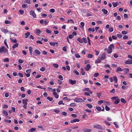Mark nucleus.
<instances>
[{"label": "nucleus", "instance_id": "nucleus-6", "mask_svg": "<svg viewBox=\"0 0 132 132\" xmlns=\"http://www.w3.org/2000/svg\"><path fill=\"white\" fill-rule=\"evenodd\" d=\"M94 128L100 129H103V127L101 125L99 124H97L94 125L93 126Z\"/></svg>", "mask_w": 132, "mask_h": 132}, {"label": "nucleus", "instance_id": "nucleus-17", "mask_svg": "<svg viewBox=\"0 0 132 132\" xmlns=\"http://www.w3.org/2000/svg\"><path fill=\"white\" fill-rule=\"evenodd\" d=\"M80 121V120L78 119H73L71 121V123H73V122H79Z\"/></svg>", "mask_w": 132, "mask_h": 132}, {"label": "nucleus", "instance_id": "nucleus-28", "mask_svg": "<svg viewBox=\"0 0 132 132\" xmlns=\"http://www.w3.org/2000/svg\"><path fill=\"white\" fill-rule=\"evenodd\" d=\"M118 2H113L112 3V4L113 5V6L114 7H115L117 6L118 5Z\"/></svg>", "mask_w": 132, "mask_h": 132}, {"label": "nucleus", "instance_id": "nucleus-4", "mask_svg": "<svg viewBox=\"0 0 132 132\" xmlns=\"http://www.w3.org/2000/svg\"><path fill=\"white\" fill-rule=\"evenodd\" d=\"M40 54V51L36 49L33 51L32 55L34 56H36L37 55H39Z\"/></svg>", "mask_w": 132, "mask_h": 132}, {"label": "nucleus", "instance_id": "nucleus-57", "mask_svg": "<svg viewBox=\"0 0 132 132\" xmlns=\"http://www.w3.org/2000/svg\"><path fill=\"white\" fill-rule=\"evenodd\" d=\"M23 60L21 59H19L18 60V62L19 63H22L23 62Z\"/></svg>", "mask_w": 132, "mask_h": 132}, {"label": "nucleus", "instance_id": "nucleus-39", "mask_svg": "<svg viewBox=\"0 0 132 132\" xmlns=\"http://www.w3.org/2000/svg\"><path fill=\"white\" fill-rule=\"evenodd\" d=\"M3 113L5 116H7L8 115V113L5 110H3Z\"/></svg>", "mask_w": 132, "mask_h": 132}, {"label": "nucleus", "instance_id": "nucleus-44", "mask_svg": "<svg viewBox=\"0 0 132 132\" xmlns=\"http://www.w3.org/2000/svg\"><path fill=\"white\" fill-rule=\"evenodd\" d=\"M49 11L52 13H54L55 12V11L54 9H51Z\"/></svg>", "mask_w": 132, "mask_h": 132}, {"label": "nucleus", "instance_id": "nucleus-15", "mask_svg": "<svg viewBox=\"0 0 132 132\" xmlns=\"http://www.w3.org/2000/svg\"><path fill=\"white\" fill-rule=\"evenodd\" d=\"M35 32L37 34H39L42 33V32L39 29H36L35 30Z\"/></svg>", "mask_w": 132, "mask_h": 132}, {"label": "nucleus", "instance_id": "nucleus-27", "mask_svg": "<svg viewBox=\"0 0 132 132\" xmlns=\"http://www.w3.org/2000/svg\"><path fill=\"white\" fill-rule=\"evenodd\" d=\"M86 106H87L89 108L91 109L93 108V106L92 104H86Z\"/></svg>", "mask_w": 132, "mask_h": 132}, {"label": "nucleus", "instance_id": "nucleus-9", "mask_svg": "<svg viewBox=\"0 0 132 132\" xmlns=\"http://www.w3.org/2000/svg\"><path fill=\"white\" fill-rule=\"evenodd\" d=\"M101 60H104L106 58V54L105 53H103L101 57H99Z\"/></svg>", "mask_w": 132, "mask_h": 132}, {"label": "nucleus", "instance_id": "nucleus-50", "mask_svg": "<svg viewBox=\"0 0 132 132\" xmlns=\"http://www.w3.org/2000/svg\"><path fill=\"white\" fill-rule=\"evenodd\" d=\"M70 106H75L76 105V104L74 103H73L70 104Z\"/></svg>", "mask_w": 132, "mask_h": 132}, {"label": "nucleus", "instance_id": "nucleus-26", "mask_svg": "<svg viewBox=\"0 0 132 132\" xmlns=\"http://www.w3.org/2000/svg\"><path fill=\"white\" fill-rule=\"evenodd\" d=\"M28 100L27 99H23V103L24 105L27 104V102Z\"/></svg>", "mask_w": 132, "mask_h": 132}, {"label": "nucleus", "instance_id": "nucleus-33", "mask_svg": "<svg viewBox=\"0 0 132 132\" xmlns=\"http://www.w3.org/2000/svg\"><path fill=\"white\" fill-rule=\"evenodd\" d=\"M104 100H100L98 101V104L101 105L102 103H104Z\"/></svg>", "mask_w": 132, "mask_h": 132}, {"label": "nucleus", "instance_id": "nucleus-12", "mask_svg": "<svg viewBox=\"0 0 132 132\" xmlns=\"http://www.w3.org/2000/svg\"><path fill=\"white\" fill-rule=\"evenodd\" d=\"M30 34L29 32H28L27 33H25L24 35L25 38H28Z\"/></svg>", "mask_w": 132, "mask_h": 132}, {"label": "nucleus", "instance_id": "nucleus-48", "mask_svg": "<svg viewBox=\"0 0 132 132\" xmlns=\"http://www.w3.org/2000/svg\"><path fill=\"white\" fill-rule=\"evenodd\" d=\"M58 78L60 79L61 80H63V77L62 75H59L58 76Z\"/></svg>", "mask_w": 132, "mask_h": 132}, {"label": "nucleus", "instance_id": "nucleus-29", "mask_svg": "<svg viewBox=\"0 0 132 132\" xmlns=\"http://www.w3.org/2000/svg\"><path fill=\"white\" fill-rule=\"evenodd\" d=\"M10 40L13 43H16L17 40L16 39H14L13 38H10Z\"/></svg>", "mask_w": 132, "mask_h": 132}, {"label": "nucleus", "instance_id": "nucleus-36", "mask_svg": "<svg viewBox=\"0 0 132 132\" xmlns=\"http://www.w3.org/2000/svg\"><path fill=\"white\" fill-rule=\"evenodd\" d=\"M5 22L6 24H10L11 23L10 21L9 20H5Z\"/></svg>", "mask_w": 132, "mask_h": 132}, {"label": "nucleus", "instance_id": "nucleus-21", "mask_svg": "<svg viewBox=\"0 0 132 132\" xmlns=\"http://www.w3.org/2000/svg\"><path fill=\"white\" fill-rule=\"evenodd\" d=\"M53 94L56 98H58L59 95L57 94V93L56 92H53Z\"/></svg>", "mask_w": 132, "mask_h": 132}, {"label": "nucleus", "instance_id": "nucleus-14", "mask_svg": "<svg viewBox=\"0 0 132 132\" xmlns=\"http://www.w3.org/2000/svg\"><path fill=\"white\" fill-rule=\"evenodd\" d=\"M69 82L72 85H73L75 84L76 81V80H73L71 79H69Z\"/></svg>", "mask_w": 132, "mask_h": 132}, {"label": "nucleus", "instance_id": "nucleus-38", "mask_svg": "<svg viewBox=\"0 0 132 132\" xmlns=\"http://www.w3.org/2000/svg\"><path fill=\"white\" fill-rule=\"evenodd\" d=\"M96 109H97V110L98 111H100L101 109V108L99 106H96Z\"/></svg>", "mask_w": 132, "mask_h": 132}, {"label": "nucleus", "instance_id": "nucleus-16", "mask_svg": "<svg viewBox=\"0 0 132 132\" xmlns=\"http://www.w3.org/2000/svg\"><path fill=\"white\" fill-rule=\"evenodd\" d=\"M29 50L30 54V55L32 56V47L30 46L29 47Z\"/></svg>", "mask_w": 132, "mask_h": 132}, {"label": "nucleus", "instance_id": "nucleus-32", "mask_svg": "<svg viewBox=\"0 0 132 132\" xmlns=\"http://www.w3.org/2000/svg\"><path fill=\"white\" fill-rule=\"evenodd\" d=\"M120 101V100L118 99L114 102V103L115 104H117L119 103Z\"/></svg>", "mask_w": 132, "mask_h": 132}, {"label": "nucleus", "instance_id": "nucleus-62", "mask_svg": "<svg viewBox=\"0 0 132 132\" xmlns=\"http://www.w3.org/2000/svg\"><path fill=\"white\" fill-rule=\"evenodd\" d=\"M98 75H99V74L98 73H95L94 74V75H93V76L94 77H97L98 76Z\"/></svg>", "mask_w": 132, "mask_h": 132}, {"label": "nucleus", "instance_id": "nucleus-35", "mask_svg": "<svg viewBox=\"0 0 132 132\" xmlns=\"http://www.w3.org/2000/svg\"><path fill=\"white\" fill-rule=\"evenodd\" d=\"M22 8H27L28 5L27 4H23L22 5Z\"/></svg>", "mask_w": 132, "mask_h": 132}, {"label": "nucleus", "instance_id": "nucleus-64", "mask_svg": "<svg viewBox=\"0 0 132 132\" xmlns=\"http://www.w3.org/2000/svg\"><path fill=\"white\" fill-rule=\"evenodd\" d=\"M31 71V70L30 69L27 70L26 72L27 73H29Z\"/></svg>", "mask_w": 132, "mask_h": 132}, {"label": "nucleus", "instance_id": "nucleus-10", "mask_svg": "<svg viewBox=\"0 0 132 132\" xmlns=\"http://www.w3.org/2000/svg\"><path fill=\"white\" fill-rule=\"evenodd\" d=\"M91 68V66L89 64H87L86 67L84 68L85 69L86 71H88Z\"/></svg>", "mask_w": 132, "mask_h": 132}, {"label": "nucleus", "instance_id": "nucleus-1", "mask_svg": "<svg viewBox=\"0 0 132 132\" xmlns=\"http://www.w3.org/2000/svg\"><path fill=\"white\" fill-rule=\"evenodd\" d=\"M114 48V46L113 44H111L108 47L107 50L108 53L109 54H111L112 52V50Z\"/></svg>", "mask_w": 132, "mask_h": 132}, {"label": "nucleus", "instance_id": "nucleus-60", "mask_svg": "<svg viewBox=\"0 0 132 132\" xmlns=\"http://www.w3.org/2000/svg\"><path fill=\"white\" fill-rule=\"evenodd\" d=\"M105 109L107 111H109L110 110V108L107 106H105Z\"/></svg>", "mask_w": 132, "mask_h": 132}, {"label": "nucleus", "instance_id": "nucleus-59", "mask_svg": "<svg viewBox=\"0 0 132 132\" xmlns=\"http://www.w3.org/2000/svg\"><path fill=\"white\" fill-rule=\"evenodd\" d=\"M19 11L21 15H22L24 13V11L22 10H20Z\"/></svg>", "mask_w": 132, "mask_h": 132}, {"label": "nucleus", "instance_id": "nucleus-19", "mask_svg": "<svg viewBox=\"0 0 132 132\" xmlns=\"http://www.w3.org/2000/svg\"><path fill=\"white\" fill-rule=\"evenodd\" d=\"M19 45V44L18 43H16L15 44H14V45L12 47V48L14 50L16 47H18Z\"/></svg>", "mask_w": 132, "mask_h": 132}, {"label": "nucleus", "instance_id": "nucleus-31", "mask_svg": "<svg viewBox=\"0 0 132 132\" xmlns=\"http://www.w3.org/2000/svg\"><path fill=\"white\" fill-rule=\"evenodd\" d=\"M36 130V129L35 128H32L30 129L29 131V132H33V131H35Z\"/></svg>", "mask_w": 132, "mask_h": 132}, {"label": "nucleus", "instance_id": "nucleus-52", "mask_svg": "<svg viewBox=\"0 0 132 132\" xmlns=\"http://www.w3.org/2000/svg\"><path fill=\"white\" fill-rule=\"evenodd\" d=\"M69 38L72 39L74 37V35L72 34H70L69 35Z\"/></svg>", "mask_w": 132, "mask_h": 132}, {"label": "nucleus", "instance_id": "nucleus-7", "mask_svg": "<svg viewBox=\"0 0 132 132\" xmlns=\"http://www.w3.org/2000/svg\"><path fill=\"white\" fill-rule=\"evenodd\" d=\"M30 14L34 18H36V15L35 13V12L33 10H31L30 11Z\"/></svg>", "mask_w": 132, "mask_h": 132}, {"label": "nucleus", "instance_id": "nucleus-5", "mask_svg": "<svg viewBox=\"0 0 132 132\" xmlns=\"http://www.w3.org/2000/svg\"><path fill=\"white\" fill-rule=\"evenodd\" d=\"M7 51V50L4 46H2L0 48V53L3 52L4 53H6Z\"/></svg>", "mask_w": 132, "mask_h": 132}, {"label": "nucleus", "instance_id": "nucleus-20", "mask_svg": "<svg viewBox=\"0 0 132 132\" xmlns=\"http://www.w3.org/2000/svg\"><path fill=\"white\" fill-rule=\"evenodd\" d=\"M125 63L126 64H132V60L131 61L129 60H127L125 62Z\"/></svg>", "mask_w": 132, "mask_h": 132}, {"label": "nucleus", "instance_id": "nucleus-2", "mask_svg": "<svg viewBox=\"0 0 132 132\" xmlns=\"http://www.w3.org/2000/svg\"><path fill=\"white\" fill-rule=\"evenodd\" d=\"M109 80L110 82H112L114 81L115 83H117L118 82L116 76H114L113 77L110 78H109Z\"/></svg>", "mask_w": 132, "mask_h": 132}, {"label": "nucleus", "instance_id": "nucleus-61", "mask_svg": "<svg viewBox=\"0 0 132 132\" xmlns=\"http://www.w3.org/2000/svg\"><path fill=\"white\" fill-rule=\"evenodd\" d=\"M104 122L108 126H110V125L111 124L109 122H107L105 121H104Z\"/></svg>", "mask_w": 132, "mask_h": 132}, {"label": "nucleus", "instance_id": "nucleus-30", "mask_svg": "<svg viewBox=\"0 0 132 132\" xmlns=\"http://www.w3.org/2000/svg\"><path fill=\"white\" fill-rule=\"evenodd\" d=\"M80 70L82 75H84L85 74V73L84 70L82 68H81Z\"/></svg>", "mask_w": 132, "mask_h": 132}, {"label": "nucleus", "instance_id": "nucleus-11", "mask_svg": "<svg viewBox=\"0 0 132 132\" xmlns=\"http://www.w3.org/2000/svg\"><path fill=\"white\" fill-rule=\"evenodd\" d=\"M82 130L84 132H90L92 130V129H87L85 128H84Z\"/></svg>", "mask_w": 132, "mask_h": 132}, {"label": "nucleus", "instance_id": "nucleus-63", "mask_svg": "<svg viewBox=\"0 0 132 132\" xmlns=\"http://www.w3.org/2000/svg\"><path fill=\"white\" fill-rule=\"evenodd\" d=\"M115 92V89L114 88L111 91H110V92L111 93H114Z\"/></svg>", "mask_w": 132, "mask_h": 132}, {"label": "nucleus", "instance_id": "nucleus-43", "mask_svg": "<svg viewBox=\"0 0 132 132\" xmlns=\"http://www.w3.org/2000/svg\"><path fill=\"white\" fill-rule=\"evenodd\" d=\"M77 40L80 43H83V41L82 40L79 38H77Z\"/></svg>", "mask_w": 132, "mask_h": 132}, {"label": "nucleus", "instance_id": "nucleus-23", "mask_svg": "<svg viewBox=\"0 0 132 132\" xmlns=\"http://www.w3.org/2000/svg\"><path fill=\"white\" fill-rule=\"evenodd\" d=\"M88 31H89L90 32H94L95 31V29L94 28H89L88 29Z\"/></svg>", "mask_w": 132, "mask_h": 132}, {"label": "nucleus", "instance_id": "nucleus-3", "mask_svg": "<svg viewBox=\"0 0 132 132\" xmlns=\"http://www.w3.org/2000/svg\"><path fill=\"white\" fill-rule=\"evenodd\" d=\"M74 101L78 103L82 102L84 101L82 98L79 97H76L74 100Z\"/></svg>", "mask_w": 132, "mask_h": 132}, {"label": "nucleus", "instance_id": "nucleus-47", "mask_svg": "<svg viewBox=\"0 0 132 132\" xmlns=\"http://www.w3.org/2000/svg\"><path fill=\"white\" fill-rule=\"evenodd\" d=\"M74 72L77 75H79V73L76 70H74Z\"/></svg>", "mask_w": 132, "mask_h": 132}, {"label": "nucleus", "instance_id": "nucleus-45", "mask_svg": "<svg viewBox=\"0 0 132 132\" xmlns=\"http://www.w3.org/2000/svg\"><path fill=\"white\" fill-rule=\"evenodd\" d=\"M121 101L123 103H125L126 102L124 98H121Z\"/></svg>", "mask_w": 132, "mask_h": 132}, {"label": "nucleus", "instance_id": "nucleus-41", "mask_svg": "<svg viewBox=\"0 0 132 132\" xmlns=\"http://www.w3.org/2000/svg\"><path fill=\"white\" fill-rule=\"evenodd\" d=\"M63 100H65V101L67 100L69 101H70V99L68 98L67 97H64L63 98Z\"/></svg>", "mask_w": 132, "mask_h": 132}, {"label": "nucleus", "instance_id": "nucleus-58", "mask_svg": "<svg viewBox=\"0 0 132 132\" xmlns=\"http://www.w3.org/2000/svg\"><path fill=\"white\" fill-rule=\"evenodd\" d=\"M47 99L48 100H49L50 101H52L53 100V98L52 97H47Z\"/></svg>", "mask_w": 132, "mask_h": 132}, {"label": "nucleus", "instance_id": "nucleus-18", "mask_svg": "<svg viewBox=\"0 0 132 132\" xmlns=\"http://www.w3.org/2000/svg\"><path fill=\"white\" fill-rule=\"evenodd\" d=\"M102 11L103 12L104 14H106L108 13V11L105 9H102Z\"/></svg>", "mask_w": 132, "mask_h": 132}, {"label": "nucleus", "instance_id": "nucleus-54", "mask_svg": "<svg viewBox=\"0 0 132 132\" xmlns=\"http://www.w3.org/2000/svg\"><path fill=\"white\" fill-rule=\"evenodd\" d=\"M104 67L106 68H108L111 69L110 65H109V64H105V65Z\"/></svg>", "mask_w": 132, "mask_h": 132}, {"label": "nucleus", "instance_id": "nucleus-22", "mask_svg": "<svg viewBox=\"0 0 132 132\" xmlns=\"http://www.w3.org/2000/svg\"><path fill=\"white\" fill-rule=\"evenodd\" d=\"M103 104L104 105H105L106 106H107V105L109 106L110 105V104L109 103V102H108L106 101H105L104 100Z\"/></svg>", "mask_w": 132, "mask_h": 132}, {"label": "nucleus", "instance_id": "nucleus-55", "mask_svg": "<svg viewBox=\"0 0 132 132\" xmlns=\"http://www.w3.org/2000/svg\"><path fill=\"white\" fill-rule=\"evenodd\" d=\"M84 94L85 95L88 96H89L90 95L89 93L88 92H84Z\"/></svg>", "mask_w": 132, "mask_h": 132}, {"label": "nucleus", "instance_id": "nucleus-25", "mask_svg": "<svg viewBox=\"0 0 132 132\" xmlns=\"http://www.w3.org/2000/svg\"><path fill=\"white\" fill-rule=\"evenodd\" d=\"M101 59L99 57L98 58V59L96 60L95 61V62L96 63H100L101 62Z\"/></svg>", "mask_w": 132, "mask_h": 132}, {"label": "nucleus", "instance_id": "nucleus-56", "mask_svg": "<svg viewBox=\"0 0 132 132\" xmlns=\"http://www.w3.org/2000/svg\"><path fill=\"white\" fill-rule=\"evenodd\" d=\"M121 33L123 35H126L127 33V32L125 31H123L121 32Z\"/></svg>", "mask_w": 132, "mask_h": 132}, {"label": "nucleus", "instance_id": "nucleus-8", "mask_svg": "<svg viewBox=\"0 0 132 132\" xmlns=\"http://www.w3.org/2000/svg\"><path fill=\"white\" fill-rule=\"evenodd\" d=\"M49 44L51 46H58V43L57 42H50Z\"/></svg>", "mask_w": 132, "mask_h": 132}, {"label": "nucleus", "instance_id": "nucleus-40", "mask_svg": "<svg viewBox=\"0 0 132 132\" xmlns=\"http://www.w3.org/2000/svg\"><path fill=\"white\" fill-rule=\"evenodd\" d=\"M53 66L55 68H58L59 67V65H58L56 63H54L53 64Z\"/></svg>", "mask_w": 132, "mask_h": 132}, {"label": "nucleus", "instance_id": "nucleus-34", "mask_svg": "<svg viewBox=\"0 0 132 132\" xmlns=\"http://www.w3.org/2000/svg\"><path fill=\"white\" fill-rule=\"evenodd\" d=\"M75 56L76 58H79L80 57V56L78 53H76L75 54Z\"/></svg>", "mask_w": 132, "mask_h": 132}, {"label": "nucleus", "instance_id": "nucleus-46", "mask_svg": "<svg viewBox=\"0 0 132 132\" xmlns=\"http://www.w3.org/2000/svg\"><path fill=\"white\" fill-rule=\"evenodd\" d=\"M93 56V55L91 54H88L87 55V57L88 58H92Z\"/></svg>", "mask_w": 132, "mask_h": 132}, {"label": "nucleus", "instance_id": "nucleus-49", "mask_svg": "<svg viewBox=\"0 0 132 132\" xmlns=\"http://www.w3.org/2000/svg\"><path fill=\"white\" fill-rule=\"evenodd\" d=\"M9 61V59L8 58H6L5 59H4V62H8Z\"/></svg>", "mask_w": 132, "mask_h": 132}, {"label": "nucleus", "instance_id": "nucleus-13", "mask_svg": "<svg viewBox=\"0 0 132 132\" xmlns=\"http://www.w3.org/2000/svg\"><path fill=\"white\" fill-rule=\"evenodd\" d=\"M2 31L5 33H6L9 32L8 30L7 29H5L4 28H2L1 29Z\"/></svg>", "mask_w": 132, "mask_h": 132}, {"label": "nucleus", "instance_id": "nucleus-53", "mask_svg": "<svg viewBox=\"0 0 132 132\" xmlns=\"http://www.w3.org/2000/svg\"><path fill=\"white\" fill-rule=\"evenodd\" d=\"M59 105H60L61 104L64 105V104L63 103V101L62 100L60 101L58 103Z\"/></svg>", "mask_w": 132, "mask_h": 132}, {"label": "nucleus", "instance_id": "nucleus-37", "mask_svg": "<svg viewBox=\"0 0 132 132\" xmlns=\"http://www.w3.org/2000/svg\"><path fill=\"white\" fill-rule=\"evenodd\" d=\"M82 40L83 42L85 43H87V41L86 40V38L85 37H83L82 38Z\"/></svg>", "mask_w": 132, "mask_h": 132}, {"label": "nucleus", "instance_id": "nucleus-51", "mask_svg": "<svg viewBox=\"0 0 132 132\" xmlns=\"http://www.w3.org/2000/svg\"><path fill=\"white\" fill-rule=\"evenodd\" d=\"M24 2L28 4H30L31 3L30 0H25Z\"/></svg>", "mask_w": 132, "mask_h": 132}, {"label": "nucleus", "instance_id": "nucleus-42", "mask_svg": "<svg viewBox=\"0 0 132 132\" xmlns=\"http://www.w3.org/2000/svg\"><path fill=\"white\" fill-rule=\"evenodd\" d=\"M40 70L42 72H44L45 70V69L44 67H42L40 68Z\"/></svg>", "mask_w": 132, "mask_h": 132}, {"label": "nucleus", "instance_id": "nucleus-24", "mask_svg": "<svg viewBox=\"0 0 132 132\" xmlns=\"http://www.w3.org/2000/svg\"><path fill=\"white\" fill-rule=\"evenodd\" d=\"M123 71V70L121 68L118 67L116 70V72H118L119 71Z\"/></svg>", "mask_w": 132, "mask_h": 132}]
</instances>
